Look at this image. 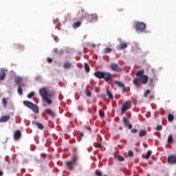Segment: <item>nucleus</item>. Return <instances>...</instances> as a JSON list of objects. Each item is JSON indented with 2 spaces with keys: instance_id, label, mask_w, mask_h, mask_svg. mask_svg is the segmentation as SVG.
<instances>
[{
  "instance_id": "nucleus-28",
  "label": "nucleus",
  "mask_w": 176,
  "mask_h": 176,
  "mask_svg": "<svg viewBox=\"0 0 176 176\" xmlns=\"http://www.w3.org/2000/svg\"><path fill=\"white\" fill-rule=\"evenodd\" d=\"M151 155H152V151L148 150L147 151V153H146V159L148 160V159H150Z\"/></svg>"
},
{
  "instance_id": "nucleus-31",
  "label": "nucleus",
  "mask_w": 176,
  "mask_h": 176,
  "mask_svg": "<svg viewBox=\"0 0 176 176\" xmlns=\"http://www.w3.org/2000/svg\"><path fill=\"white\" fill-rule=\"evenodd\" d=\"M168 122H173L174 120V116L173 114H169L168 116Z\"/></svg>"
},
{
  "instance_id": "nucleus-14",
  "label": "nucleus",
  "mask_w": 176,
  "mask_h": 176,
  "mask_svg": "<svg viewBox=\"0 0 176 176\" xmlns=\"http://www.w3.org/2000/svg\"><path fill=\"white\" fill-rule=\"evenodd\" d=\"M10 119V116H3L0 118V122L5 123Z\"/></svg>"
},
{
  "instance_id": "nucleus-22",
  "label": "nucleus",
  "mask_w": 176,
  "mask_h": 176,
  "mask_svg": "<svg viewBox=\"0 0 176 176\" xmlns=\"http://www.w3.org/2000/svg\"><path fill=\"white\" fill-rule=\"evenodd\" d=\"M116 160H118V162H123L124 160V157L122 155H116L115 156Z\"/></svg>"
},
{
  "instance_id": "nucleus-50",
  "label": "nucleus",
  "mask_w": 176,
  "mask_h": 176,
  "mask_svg": "<svg viewBox=\"0 0 176 176\" xmlns=\"http://www.w3.org/2000/svg\"><path fill=\"white\" fill-rule=\"evenodd\" d=\"M54 23H57V21H54Z\"/></svg>"
},
{
  "instance_id": "nucleus-10",
  "label": "nucleus",
  "mask_w": 176,
  "mask_h": 176,
  "mask_svg": "<svg viewBox=\"0 0 176 176\" xmlns=\"http://www.w3.org/2000/svg\"><path fill=\"white\" fill-rule=\"evenodd\" d=\"M114 84L117 85L118 87H120L122 89V93H126V87L124 86V84L120 81L116 80L114 81Z\"/></svg>"
},
{
  "instance_id": "nucleus-40",
  "label": "nucleus",
  "mask_w": 176,
  "mask_h": 176,
  "mask_svg": "<svg viewBox=\"0 0 176 176\" xmlns=\"http://www.w3.org/2000/svg\"><path fill=\"white\" fill-rule=\"evenodd\" d=\"M138 130L137 129H132L131 130V132L133 133H138Z\"/></svg>"
},
{
  "instance_id": "nucleus-37",
  "label": "nucleus",
  "mask_w": 176,
  "mask_h": 176,
  "mask_svg": "<svg viewBox=\"0 0 176 176\" xmlns=\"http://www.w3.org/2000/svg\"><path fill=\"white\" fill-rule=\"evenodd\" d=\"M99 115H100V118H104L105 116V114L101 110L99 111Z\"/></svg>"
},
{
  "instance_id": "nucleus-3",
  "label": "nucleus",
  "mask_w": 176,
  "mask_h": 176,
  "mask_svg": "<svg viewBox=\"0 0 176 176\" xmlns=\"http://www.w3.org/2000/svg\"><path fill=\"white\" fill-rule=\"evenodd\" d=\"M38 93L41 97H42V100L44 101V102L49 104V105L52 104V100L49 99L50 97H52V94L47 93L45 88L40 89Z\"/></svg>"
},
{
  "instance_id": "nucleus-30",
  "label": "nucleus",
  "mask_w": 176,
  "mask_h": 176,
  "mask_svg": "<svg viewBox=\"0 0 176 176\" xmlns=\"http://www.w3.org/2000/svg\"><path fill=\"white\" fill-rule=\"evenodd\" d=\"M21 81H22L21 78H17L15 80V83L16 85H19L20 86Z\"/></svg>"
},
{
  "instance_id": "nucleus-47",
  "label": "nucleus",
  "mask_w": 176,
  "mask_h": 176,
  "mask_svg": "<svg viewBox=\"0 0 176 176\" xmlns=\"http://www.w3.org/2000/svg\"><path fill=\"white\" fill-rule=\"evenodd\" d=\"M41 157H46V154L42 153V154L41 155Z\"/></svg>"
},
{
  "instance_id": "nucleus-29",
  "label": "nucleus",
  "mask_w": 176,
  "mask_h": 176,
  "mask_svg": "<svg viewBox=\"0 0 176 176\" xmlns=\"http://www.w3.org/2000/svg\"><path fill=\"white\" fill-rule=\"evenodd\" d=\"M18 93L19 96H23V89L21 88V85H19L18 87Z\"/></svg>"
},
{
  "instance_id": "nucleus-27",
  "label": "nucleus",
  "mask_w": 176,
  "mask_h": 176,
  "mask_svg": "<svg viewBox=\"0 0 176 176\" xmlns=\"http://www.w3.org/2000/svg\"><path fill=\"white\" fill-rule=\"evenodd\" d=\"M84 68L87 72H90V66H89V64L85 63Z\"/></svg>"
},
{
  "instance_id": "nucleus-18",
  "label": "nucleus",
  "mask_w": 176,
  "mask_h": 176,
  "mask_svg": "<svg viewBox=\"0 0 176 176\" xmlns=\"http://www.w3.org/2000/svg\"><path fill=\"white\" fill-rule=\"evenodd\" d=\"M146 134H147L146 130L142 129L139 132V137H145V135H146Z\"/></svg>"
},
{
  "instance_id": "nucleus-5",
  "label": "nucleus",
  "mask_w": 176,
  "mask_h": 176,
  "mask_svg": "<svg viewBox=\"0 0 176 176\" xmlns=\"http://www.w3.org/2000/svg\"><path fill=\"white\" fill-rule=\"evenodd\" d=\"M134 27L138 32H144L146 28V24L144 22H136Z\"/></svg>"
},
{
  "instance_id": "nucleus-36",
  "label": "nucleus",
  "mask_w": 176,
  "mask_h": 176,
  "mask_svg": "<svg viewBox=\"0 0 176 176\" xmlns=\"http://www.w3.org/2000/svg\"><path fill=\"white\" fill-rule=\"evenodd\" d=\"M95 174L96 176H102V173H101L100 170H96Z\"/></svg>"
},
{
  "instance_id": "nucleus-7",
  "label": "nucleus",
  "mask_w": 176,
  "mask_h": 176,
  "mask_svg": "<svg viewBox=\"0 0 176 176\" xmlns=\"http://www.w3.org/2000/svg\"><path fill=\"white\" fill-rule=\"evenodd\" d=\"M131 107V101L130 100H127L126 102H125L121 107V112L122 113H124V112H126V111H129V109H130Z\"/></svg>"
},
{
  "instance_id": "nucleus-51",
  "label": "nucleus",
  "mask_w": 176,
  "mask_h": 176,
  "mask_svg": "<svg viewBox=\"0 0 176 176\" xmlns=\"http://www.w3.org/2000/svg\"><path fill=\"white\" fill-rule=\"evenodd\" d=\"M87 130L90 131V128H87Z\"/></svg>"
},
{
  "instance_id": "nucleus-12",
  "label": "nucleus",
  "mask_w": 176,
  "mask_h": 176,
  "mask_svg": "<svg viewBox=\"0 0 176 176\" xmlns=\"http://www.w3.org/2000/svg\"><path fill=\"white\" fill-rule=\"evenodd\" d=\"M21 138V131H20V130H16L14 133V140L15 141H19V140H20Z\"/></svg>"
},
{
  "instance_id": "nucleus-35",
  "label": "nucleus",
  "mask_w": 176,
  "mask_h": 176,
  "mask_svg": "<svg viewBox=\"0 0 176 176\" xmlns=\"http://www.w3.org/2000/svg\"><path fill=\"white\" fill-rule=\"evenodd\" d=\"M148 94H151V91L149 89H147L146 92L144 93V97L145 98L148 97Z\"/></svg>"
},
{
  "instance_id": "nucleus-23",
  "label": "nucleus",
  "mask_w": 176,
  "mask_h": 176,
  "mask_svg": "<svg viewBox=\"0 0 176 176\" xmlns=\"http://www.w3.org/2000/svg\"><path fill=\"white\" fill-rule=\"evenodd\" d=\"M106 94L110 100H113V95H112V94L111 93V91L107 90L106 92Z\"/></svg>"
},
{
  "instance_id": "nucleus-24",
  "label": "nucleus",
  "mask_w": 176,
  "mask_h": 176,
  "mask_svg": "<svg viewBox=\"0 0 176 176\" xmlns=\"http://www.w3.org/2000/svg\"><path fill=\"white\" fill-rule=\"evenodd\" d=\"M122 122L126 126H129V123H130V122L129 121V119H127V118L126 117H123Z\"/></svg>"
},
{
  "instance_id": "nucleus-17",
  "label": "nucleus",
  "mask_w": 176,
  "mask_h": 176,
  "mask_svg": "<svg viewBox=\"0 0 176 176\" xmlns=\"http://www.w3.org/2000/svg\"><path fill=\"white\" fill-rule=\"evenodd\" d=\"M6 76V73L3 69L0 70V80H3Z\"/></svg>"
},
{
  "instance_id": "nucleus-49",
  "label": "nucleus",
  "mask_w": 176,
  "mask_h": 176,
  "mask_svg": "<svg viewBox=\"0 0 176 176\" xmlns=\"http://www.w3.org/2000/svg\"><path fill=\"white\" fill-rule=\"evenodd\" d=\"M3 175V172L2 170H0V176Z\"/></svg>"
},
{
  "instance_id": "nucleus-25",
  "label": "nucleus",
  "mask_w": 176,
  "mask_h": 176,
  "mask_svg": "<svg viewBox=\"0 0 176 176\" xmlns=\"http://www.w3.org/2000/svg\"><path fill=\"white\" fill-rule=\"evenodd\" d=\"M82 24V22H80V21L74 23L73 24V28H78V27H80V25Z\"/></svg>"
},
{
  "instance_id": "nucleus-48",
  "label": "nucleus",
  "mask_w": 176,
  "mask_h": 176,
  "mask_svg": "<svg viewBox=\"0 0 176 176\" xmlns=\"http://www.w3.org/2000/svg\"><path fill=\"white\" fill-rule=\"evenodd\" d=\"M149 82H150V83H153V78H150L149 79Z\"/></svg>"
},
{
  "instance_id": "nucleus-52",
  "label": "nucleus",
  "mask_w": 176,
  "mask_h": 176,
  "mask_svg": "<svg viewBox=\"0 0 176 176\" xmlns=\"http://www.w3.org/2000/svg\"><path fill=\"white\" fill-rule=\"evenodd\" d=\"M92 46H93V47H94L96 45H93Z\"/></svg>"
},
{
  "instance_id": "nucleus-4",
  "label": "nucleus",
  "mask_w": 176,
  "mask_h": 176,
  "mask_svg": "<svg viewBox=\"0 0 176 176\" xmlns=\"http://www.w3.org/2000/svg\"><path fill=\"white\" fill-rule=\"evenodd\" d=\"M23 104L25 107L28 108H30V109H32L34 113H39V108L38 106L28 100L23 101Z\"/></svg>"
},
{
  "instance_id": "nucleus-38",
  "label": "nucleus",
  "mask_w": 176,
  "mask_h": 176,
  "mask_svg": "<svg viewBox=\"0 0 176 176\" xmlns=\"http://www.w3.org/2000/svg\"><path fill=\"white\" fill-rule=\"evenodd\" d=\"M94 146H95V148H101L102 144H101V143H95Z\"/></svg>"
},
{
  "instance_id": "nucleus-45",
  "label": "nucleus",
  "mask_w": 176,
  "mask_h": 176,
  "mask_svg": "<svg viewBox=\"0 0 176 176\" xmlns=\"http://www.w3.org/2000/svg\"><path fill=\"white\" fill-rule=\"evenodd\" d=\"M100 97H101V98H105L106 96H105L104 94H102L100 95Z\"/></svg>"
},
{
  "instance_id": "nucleus-13",
  "label": "nucleus",
  "mask_w": 176,
  "mask_h": 176,
  "mask_svg": "<svg viewBox=\"0 0 176 176\" xmlns=\"http://www.w3.org/2000/svg\"><path fill=\"white\" fill-rule=\"evenodd\" d=\"M168 163L169 164H175L176 163V156L173 155L168 157Z\"/></svg>"
},
{
  "instance_id": "nucleus-53",
  "label": "nucleus",
  "mask_w": 176,
  "mask_h": 176,
  "mask_svg": "<svg viewBox=\"0 0 176 176\" xmlns=\"http://www.w3.org/2000/svg\"><path fill=\"white\" fill-rule=\"evenodd\" d=\"M97 93H98V89L96 90Z\"/></svg>"
},
{
  "instance_id": "nucleus-16",
  "label": "nucleus",
  "mask_w": 176,
  "mask_h": 176,
  "mask_svg": "<svg viewBox=\"0 0 176 176\" xmlns=\"http://www.w3.org/2000/svg\"><path fill=\"white\" fill-rule=\"evenodd\" d=\"M32 124H34L35 126H37V127H38L40 129V130L43 129V124H42L40 122H38L36 121H33Z\"/></svg>"
},
{
  "instance_id": "nucleus-1",
  "label": "nucleus",
  "mask_w": 176,
  "mask_h": 176,
  "mask_svg": "<svg viewBox=\"0 0 176 176\" xmlns=\"http://www.w3.org/2000/svg\"><path fill=\"white\" fill-rule=\"evenodd\" d=\"M145 70L144 69H139L136 72V76H138V78H135L133 80V83L135 85V86H137L138 85V82H140L142 85H146L148 83V80H149V78L148 76L144 75Z\"/></svg>"
},
{
  "instance_id": "nucleus-9",
  "label": "nucleus",
  "mask_w": 176,
  "mask_h": 176,
  "mask_svg": "<svg viewBox=\"0 0 176 176\" xmlns=\"http://www.w3.org/2000/svg\"><path fill=\"white\" fill-rule=\"evenodd\" d=\"M78 160V157L76 155H73L72 157L71 160L67 161L65 162L66 166H72V164H75L76 163V161Z\"/></svg>"
},
{
  "instance_id": "nucleus-2",
  "label": "nucleus",
  "mask_w": 176,
  "mask_h": 176,
  "mask_svg": "<svg viewBox=\"0 0 176 176\" xmlns=\"http://www.w3.org/2000/svg\"><path fill=\"white\" fill-rule=\"evenodd\" d=\"M94 76L98 79H104L105 82H109L113 79V76L109 72L102 71H96L94 73Z\"/></svg>"
},
{
  "instance_id": "nucleus-55",
  "label": "nucleus",
  "mask_w": 176,
  "mask_h": 176,
  "mask_svg": "<svg viewBox=\"0 0 176 176\" xmlns=\"http://www.w3.org/2000/svg\"><path fill=\"white\" fill-rule=\"evenodd\" d=\"M103 176H107L106 175H104Z\"/></svg>"
},
{
  "instance_id": "nucleus-32",
  "label": "nucleus",
  "mask_w": 176,
  "mask_h": 176,
  "mask_svg": "<svg viewBox=\"0 0 176 176\" xmlns=\"http://www.w3.org/2000/svg\"><path fill=\"white\" fill-rule=\"evenodd\" d=\"M35 96V92L32 91L30 94H28V98H32Z\"/></svg>"
},
{
  "instance_id": "nucleus-54",
  "label": "nucleus",
  "mask_w": 176,
  "mask_h": 176,
  "mask_svg": "<svg viewBox=\"0 0 176 176\" xmlns=\"http://www.w3.org/2000/svg\"><path fill=\"white\" fill-rule=\"evenodd\" d=\"M120 129L122 130V127H120Z\"/></svg>"
},
{
  "instance_id": "nucleus-34",
  "label": "nucleus",
  "mask_w": 176,
  "mask_h": 176,
  "mask_svg": "<svg viewBox=\"0 0 176 176\" xmlns=\"http://www.w3.org/2000/svg\"><path fill=\"white\" fill-rule=\"evenodd\" d=\"M85 94L87 97H90L91 96V92L89 89L85 90Z\"/></svg>"
},
{
  "instance_id": "nucleus-26",
  "label": "nucleus",
  "mask_w": 176,
  "mask_h": 176,
  "mask_svg": "<svg viewBox=\"0 0 176 176\" xmlns=\"http://www.w3.org/2000/svg\"><path fill=\"white\" fill-rule=\"evenodd\" d=\"M174 142V138H173V135H169L168 138V143L173 144Z\"/></svg>"
},
{
  "instance_id": "nucleus-21",
  "label": "nucleus",
  "mask_w": 176,
  "mask_h": 176,
  "mask_svg": "<svg viewBox=\"0 0 176 176\" xmlns=\"http://www.w3.org/2000/svg\"><path fill=\"white\" fill-rule=\"evenodd\" d=\"M1 102L4 108L8 107V100H6V98H3L1 100Z\"/></svg>"
},
{
  "instance_id": "nucleus-46",
  "label": "nucleus",
  "mask_w": 176,
  "mask_h": 176,
  "mask_svg": "<svg viewBox=\"0 0 176 176\" xmlns=\"http://www.w3.org/2000/svg\"><path fill=\"white\" fill-rule=\"evenodd\" d=\"M54 41H56V42H58V38L57 36H54Z\"/></svg>"
},
{
  "instance_id": "nucleus-11",
  "label": "nucleus",
  "mask_w": 176,
  "mask_h": 176,
  "mask_svg": "<svg viewBox=\"0 0 176 176\" xmlns=\"http://www.w3.org/2000/svg\"><path fill=\"white\" fill-rule=\"evenodd\" d=\"M44 113H45V115H49V116H52V118H54L56 116V113H54V111H53L50 109H45L44 110Z\"/></svg>"
},
{
  "instance_id": "nucleus-43",
  "label": "nucleus",
  "mask_w": 176,
  "mask_h": 176,
  "mask_svg": "<svg viewBox=\"0 0 176 176\" xmlns=\"http://www.w3.org/2000/svg\"><path fill=\"white\" fill-rule=\"evenodd\" d=\"M47 63H49L50 64L51 63H53V59H52V58H49L47 60Z\"/></svg>"
},
{
  "instance_id": "nucleus-8",
  "label": "nucleus",
  "mask_w": 176,
  "mask_h": 176,
  "mask_svg": "<svg viewBox=\"0 0 176 176\" xmlns=\"http://www.w3.org/2000/svg\"><path fill=\"white\" fill-rule=\"evenodd\" d=\"M110 68L112 71H114L115 72H120L122 71V68L118 65L116 63H112L110 65Z\"/></svg>"
},
{
  "instance_id": "nucleus-33",
  "label": "nucleus",
  "mask_w": 176,
  "mask_h": 176,
  "mask_svg": "<svg viewBox=\"0 0 176 176\" xmlns=\"http://www.w3.org/2000/svg\"><path fill=\"white\" fill-rule=\"evenodd\" d=\"M112 52V49L111 47L105 48L104 50V53H111Z\"/></svg>"
},
{
  "instance_id": "nucleus-15",
  "label": "nucleus",
  "mask_w": 176,
  "mask_h": 176,
  "mask_svg": "<svg viewBox=\"0 0 176 176\" xmlns=\"http://www.w3.org/2000/svg\"><path fill=\"white\" fill-rule=\"evenodd\" d=\"M127 47V44L126 43H120L117 46V50H123Z\"/></svg>"
},
{
  "instance_id": "nucleus-6",
  "label": "nucleus",
  "mask_w": 176,
  "mask_h": 176,
  "mask_svg": "<svg viewBox=\"0 0 176 176\" xmlns=\"http://www.w3.org/2000/svg\"><path fill=\"white\" fill-rule=\"evenodd\" d=\"M85 16L87 19L88 23H96V21H98V16H97V14H89L87 13H85Z\"/></svg>"
},
{
  "instance_id": "nucleus-41",
  "label": "nucleus",
  "mask_w": 176,
  "mask_h": 176,
  "mask_svg": "<svg viewBox=\"0 0 176 176\" xmlns=\"http://www.w3.org/2000/svg\"><path fill=\"white\" fill-rule=\"evenodd\" d=\"M78 137H79L80 140H82V137H83V133L79 132Z\"/></svg>"
},
{
  "instance_id": "nucleus-19",
  "label": "nucleus",
  "mask_w": 176,
  "mask_h": 176,
  "mask_svg": "<svg viewBox=\"0 0 176 176\" xmlns=\"http://www.w3.org/2000/svg\"><path fill=\"white\" fill-rule=\"evenodd\" d=\"M15 49H17V50H19V52H21L24 50V45L21 44H17L15 45Z\"/></svg>"
},
{
  "instance_id": "nucleus-44",
  "label": "nucleus",
  "mask_w": 176,
  "mask_h": 176,
  "mask_svg": "<svg viewBox=\"0 0 176 176\" xmlns=\"http://www.w3.org/2000/svg\"><path fill=\"white\" fill-rule=\"evenodd\" d=\"M126 127H128V129H129V130H131V129L133 128V124H129L126 126Z\"/></svg>"
},
{
  "instance_id": "nucleus-39",
  "label": "nucleus",
  "mask_w": 176,
  "mask_h": 176,
  "mask_svg": "<svg viewBox=\"0 0 176 176\" xmlns=\"http://www.w3.org/2000/svg\"><path fill=\"white\" fill-rule=\"evenodd\" d=\"M133 155H134V153H133V151H129L128 152V156H129V157H133Z\"/></svg>"
},
{
  "instance_id": "nucleus-20",
  "label": "nucleus",
  "mask_w": 176,
  "mask_h": 176,
  "mask_svg": "<svg viewBox=\"0 0 176 176\" xmlns=\"http://www.w3.org/2000/svg\"><path fill=\"white\" fill-rule=\"evenodd\" d=\"M71 67H72V64H71L69 62H66L63 65V68L65 69H69Z\"/></svg>"
},
{
  "instance_id": "nucleus-42",
  "label": "nucleus",
  "mask_w": 176,
  "mask_h": 176,
  "mask_svg": "<svg viewBox=\"0 0 176 176\" xmlns=\"http://www.w3.org/2000/svg\"><path fill=\"white\" fill-rule=\"evenodd\" d=\"M162 129H163V126H162V125H158L157 126V130L158 131L162 130Z\"/></svg>"
}]
</instances>
